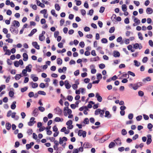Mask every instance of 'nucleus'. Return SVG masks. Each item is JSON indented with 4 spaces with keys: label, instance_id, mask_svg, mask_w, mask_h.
Wrapping results in <instances>:
<instances>
[{
    "label": "nucleus",
    "instance_id": "6ab92c4d",
    "mask_svg": "<svg viewBox=\"0 0 153 153\" xmlns=\"http://www.w3.org/2000/svg\"><path fill=\"white\" fill-rule=\"evenodd\" d=\"M31 78L33 80L34 82H36L38 80V78L37 76H35L33 74L31 75Z\"/></svg>",
    "mask_w": 153,
    "mask_h": 153
},
{
    "label": "nucleus",
    "instance_id": "58836bf2",
    "mask_svg": "<svg viewBox=\"0 0 153 153\" xmlns=\"http://www.w3.org/2000/svg\"><path fill=\"white\" fill-rule=\"evenodd\" d=\"M115 30V27H111L109 31V32L110 33H113L114 32Z\"/></svg>",
    "mask_w": 153,
    "mask_h": 153
},
{
    "label": "nucleus",
    "instance_id": "dca6fc26",
    "mask_svg": "<svg viewBox=\"0 0 153 153\" xmlns=\"http://www.w3.org/2000/svg\"><path fill=\"white\" fill-rule=\"evenodd\" d=\"M23 60L24 61H26L28 59V56L26 53H24L23 54Z\"/></svg>",
    "mask_w": 153,
    "mask_h": 153
},
{
    "label": "nucleus",
    "instance_id": "ea45409f",
    "mask_svg": "<svg viewBox=\"0 0 153 153\" xmlns=\"http://www.w3.org/2000/svg\"><path fill=\"white\" fill-rule=\"evenodd\" d=\"M14 93L13 91H9V95L10 97H13L14 96Z\"/></svg>",
    "mask_w": 153,
    "mask_h": 153
},
{
    "label": "nucleus",
    "instance_id": "052dcab7",
    "mask_svg": "<svg viewBox=\"0 0 153 153\" xmlns=\"http://www.w3.org/2000/svg\"><path fill=\"white\" fill-rule=\"evenodd\" d=\"M142 116L141 115H139L137 116L136 117L137 120L138 121H140L142 119Z\"/></svg>",
    "mask_w": 153,
    "mask_h": 153
},
{
    "label": "nucleus",
    "instance_id": "f257e3e1",
    "mask_svg": "<svg viewBox=\"0 0 153 153\" xmlns=\"http://www.w3.org/2000/svg\"><path fill=\"white\" fill-rule=\"evenodd\" d=\"M142 82H139L134 84L131 83L129 85V86L132 87L134 90H136L139 87L142 86Z\"/></svg>",
    "mask_w": 153,
    "mask_h": 153
},
{
    "label": "nucleus",
    "instance_id": "a19ab883",
    "mask_svg": "<svg viewBox=\"0 0 153 153\" xmlns=\"http://www.w3.org/2000/svg\"><path fill=\"white\" fill-rule=\"evenodd\" d=\"M139 44L138 43H136L134 44L133 45V47L134 48L137 49L139 48Z\"/></svg>",
    "mask_w": 153,
    "mask_h": 153
},
{
    "label": "nucleus",
    "instance_id": "20e7f679",
    "mask_svg": "<svg viewBox=\"0 0 153 153\" xmlns=\"http://www.w3.org/2000/svg\"><path fill=\"white\" fill-rule=\"evenodd\" d=\"M13 25H11L13 27H18L19 26L20 24L19 22L16 20H14L13 22Z\"/></svg>",
    "mask_w": 153,
    "mask_h": 153
},
{
    "label": "nucleus",
    "instance_id": "4c0bfd02",
    "mask_svg": "<svg viewBox=\"0 0 153 153\" xmlns=\"http://www.w3.org/2000/svg\"><path fill=\"white\" fill-rule=\"evenodd\" d=\"M51 13L53 15L56 17H57V14L55 13V11L54 10H52L51 11Z\"/></svg>",
    "mask_w": 153,
    "mask_h": 153
},
{
    "label": "nucleus",
    "instance_id": "4d7b16f0",
    "mask_svg": "<svg viewBox=\"0 0 153 153\" xmlns=\"http://www.w3.org/2000/svg\"><path fill=\"white\" fill-rule=\"evenodd\" d=\"M153 127V125L151 123H149L148 124L147 128L149 130L151 129Z\"/></svg>",
    "mask_w": 153,
    "mask_h": 153
},
{
    "label": "nucleus",
    "instance_id": "a878e982",
    "mask_svg": "<svg viewBox=\"0 0 153 153\" xmlns=\"http://www.w3.org/2000/svg\"><path fill=\"white\" fill-rule=\"evenodd\" d=\"M55 9L59 11L60 9V7L58 4H55Z\"/></svg>",
    "mask_w": 153,
    "mask_h": 153
},
{
    "label": "nucleus",
    "instance_id": "5701e85b",
    "mask_svg": "<svg viewBox=\"0 0 153 153\" xmlns=\"http://www.w3.org/2000/svg\"><path fill=\"white\" fill-rule=\"evenodd\" d=\"M122 9L123 11L126 12L127 10V6L125 4H123L122 6Z\"/></svg>",
    "mask_w": 153,
    "mask_h": 153
},
{
    "label": "nucleus",
    "instance_id": "680f3d73",
    "mask_svg": "<svg viewBox=\"0 0 153 153\" xmlns=\"http://www.w3.org/2000/svg\"><path fill=\"white\" fill-rule=\"evenodd\" d=\"M34 94L33 92H30L28 94V96L30 98H31L34 96Z\"/></svg>",
    "mask_w": 153,
    "mask_h": 153
},
{
    "label": "nucleus",
    "instance_id": "338daca9",
    "mask_svg": "<svg viewBox=\"0 0 153 153\" xmlns=\"http://www.w3.org/2000/svg\"><path fill=\"white\" fill-rule=\"evenodd\" d=\"M63 150V148L62 147H59L58 150L56 151L55 153H60Z\"/></svg>",
    "mask_w": 153,
    "mask_h": 153
},
{
    "label": "nucleus",
    "instance_id": "49530a36",
    "mask_svg": "<svg viewBox=\"0 0 153 153\" xmlns=\"http://www.w3.org/2000/svg\"><path fill=\"white\" fill-rule=\"evenodd\" d=\"M66 51V50L65 48H63L62 49V50H57V52L58 53H62L65 52Z\"/></svg>",
    "mask_w": 153,
    "mask_h": 153
},
{
    "label": "nucleus",
    "instance_id": "6e6d98bb",
    "mask_svg": "<svg viewBox=\"0 0 153 153\" xmlns=\"http://www.w3.org/2000/svg\"><path fill=\"white\" fill-rule=\"evenodd\" d=\"M116 97H113L111 96H109L108 97V99L110 100H113L114 99H116Z\"/></svg>",
    "mask_w": 153,
    "mask_h": 153
},
{
    "label": "nucleus",
    "instance_id": "69168bd1",
    "mask_svg": "<svg viewBox=\"0 0 153 153\" xmlns=\"http://www.w3.org/2000/svg\"><path fill=\"white\" fill-rule=\"evenodd\" d=\"M74 74L75 76H77L79 74V70H76L74 72Z\"/></svg>",
    "mask_w": 153,
    "mask_h": 153
},
{
    "label": "nucleus",
    "instance_id": "f03ea898",
    "mask_svg": "<svg viewBox=\"0 0 153 153\" xmlns=\"http://www.w3.org/2000/svg\"><path fill=\"white\" fill-rule=\"evenodd\" d=\"M83 146L85 149H86L88 148H91L92 146L90 143L85 142L83 144Z\"/></svg>",
    "mask_w": 153,
    "mask_h": 153
},
{
    "label": "nucleus",
    "instance_id": "f704fd0d",
    "mask_svg": "<svg viewBox=\"0 0 153 153\" xmlns=\"http://www.w3.org/2000/svg\"><path fill=\"white\" fill-rule=\"evenodd\" d=\"M38 94H39L43 95H45L46 93L43 91H39L38 92Z\"/></svg>",
    "mask_w": 153,
    "mask_h": 153
},
{
    "label": "nucleus",
    "instance_id": "8fccbe9b",
    "mask_svg": "<svg viewBox=\"0 0 153 153\" xmlns=\"http://www.w3.org/2000/svg\"><path fill=\"white\" fill-rule=\"evenodd\" d=\"M28 89L27 87H25L24 88H22L21 89V91L22 92H24L26 91Z\"/></svg>",
    "mask_w": 153,
    "mask_h": 153
},
{
    "label": "nucleus",
    "instance_id": "2eb2a0df",
    "mask_svg": "<svg viewBox=\"0 0 153 153\" xmlns=\"http://www.w3.org/2000/svg\"><path fill=\"white\" fill-rule=\"evenodd\" d=\"M13 26H11L10 28V30L11 32L13 33V32H15L16 34H17L18 33V30H16L13 27Z\"/></svg>",
    "mask_w": 153,
    "mask_h": 153
},
{
    "label": "nucleus",
    "instance_id": "603ef678",
    "mask_svg": "<svg viewBox=\"0 0 153 153\" xmlns=\"http://www.w3.org/2000/svg\"><path fill=\"white\" fill-rule=\"evenodd\" d=\"M138 35L139 39H140L141 40H142L143 39L142 35L141 33L139 32L138 33Z\"/></svg>",
    "mask_w": 153,
    "mask_h": 153
},
{
    "label": "nucleus",
    "instance_id": "5fc2aeb1",
    "mask_svg": "<svg viewBox=\"0 0 153 153\" xmlns=\"http://www.w3.org/2000/svg\"><path fill=\"white\" fill-rule=\"evenodd\" d=\"M73 99V97L71 95H68L67 97V99L69 101H71Z\"/></svg>",
    "mask_w": 153,
    "mask_h": 153
},
{
    "label": "nucleus",
    "instance_id": "774afa93",
    "mask_svg": "<svg viewBox=\"0 0 153 153\" xmlns=\"http://www.w3.org/2000/svg\"><path fill=\"white\" fill-rule=\"evenodd\" d=\"M79 150L78 149H74L73 150V153H78Z\"/></svg>",
    "mask_w": 153,
    "mask_h": 153
},
{
    "label": "nucleus",
    "instance_id": "e2e57ef3",
    "mask_svg": "<svg viewBox=\"0 0 153 153\" xmlns=\"http://www.w3.org/2000/svg\"><path fill=\"white\" fill-rule=\"evenodd\" d=\"M79 45L81 48H84L85 46L84 42L83 41L79 43Z\"/></svg>",
    "mask_w": 153,
    "mask_h": 153
},
{
    "label": "nucleus",
    "instance_id": "c9c22d12",
    "mask_svg": "<svg viewBox=\"0 0 153 153\" xmlns=\"http://www.w3.org/2000/svg\"><path fill=\"white\" fill-rule=\"evenodd\" d=\"M138 94L139 96L142 97L144 95V93L143 91H139L138 92Z\"/></svg>",
    "mask_w": 153,
    "mask_h": 153
},
{
    "label": "nucleus",
    "instance_id": "09e8293b",
    "mask_svg": "<svg viewBox=\"0 0 153 153\" xmlns=\"http://www.w3.org/2000/svg\"><path fill=\"white\" fill-rule=\"evenodd\" d=\"M99 68L101 69H103L105 67V65L103 63L100 64L99 65Z\"/></svg>",
    "mask_w": 153,
    "mask_h": 153
},
{
    "label": "nucleus",
    "instance_id": "a211bd4d",
    "mask_svg": "<svg viewBox=\"0 0 153 153\" xmlns=\"http://www.w3.org/2000/svg\"><path fill=\"white\" fill-rule=\"evenodd\" d=\"M101 109L100 108H98L96 109L94 112V114L96 115H98L100 114V115L101 113Z\"/></svg>",
    "mask_w": 153,
    "mask_h": 153
},
{
    "label": "nucleus",
    "instance_id": "bf43d9fd",
    "mask_svg": "<svg viewBox=\"0 0 153 153\" xmlns=\"http://www.w3.org/2000/svg\"><path fill=\"white\" fill-rule=\"evenodd\" d=\"M128 118L130 120L132 119L133 117V114L132 113L129 114L128 116Z\"/></svg>",
    "mask_w": 153,
    "mask_h": 153
},
{
    "label": "nucleus",
    "instance_id": "473e14b6",
    "mask_svg": "<svg viewBox=\"0 0 153 153\" xmlns=\"http://www.w3.org/2000/svg\"><path fill=\"white\" fill-rule=\"evenodd\" d=\"M83 123L85 124H88L89 123V120L88 118H85L84 120Z\"/></svg>",
    "mask_w": 153,
    "mask_h": 153
},
{
    "label": "nucleus",
    "instance_id": "c03bdc74",
    "mask_svg": "<svg viewBox=\"0 0 153 153\" xmlns=\"http://www.w3.org/2000/svg\"><path fill=\"white\" fill-rule=\"evenodd\" d=\"M72 121L71 120H69L66 123V125L68 126L72 125Z\"/></svg>",
    "mask_w": 153,
    "mask_h": 153
},
{
    "label": "nucleus",
    "instance_id": "423d86ee",
    "mask_svg": "<svg viewBox=\"0 0 153 153\" xmlns=\"http://www.w3.org/2000/svg\"><path fill=\"white\" fill-rule=\"evenodd\" d=\"M95 97L97 98V100L99 102H101L102 100V97L98 93L96 94Z\"/></svg>",
    "mask_w": 153,
    "mask_h": 153
},
{
    "label": "nucleus",
    "instance_id": "f8f14e48",
    "mask_svg": "<svg viewBox=\"0 0 153 153\" xmlns=\"http://www.w3.org/2000/svg\"><path fill=\"white\" fill-rule=\"evenodd\" d=\"M120 54L119 52L114 51L113 52V56L115 57H119L120 56Z\"/></svg>",
    "mask_w": 153,
    "mask_h": 153
},
{
    "label": "nucleus",
    "instance_id": "393cba45",
    "mask_svg": "<svg viewBox=\"0 0 153 153\" xmlns=\"http://www.w3.org/2000/svg\"><path fill=\"white\" fill-rule=\"evenodd\" d=\"M45 32L44 31H42V33L41 34H40L39 35V39L40 41H43V39H42L41 38V36H43L45 34Z\"/></svg>",
    "mask_w": 153,
    "mask_h": 153
},
{
    "label": "nucleus",
    "instance_id": "9d476101",
    "mask_svg": "<svg viewBox=\"0 0 153 153\" xmlns=\"http://www.w3.org/2000/svg\"><path fill=\"white\" fill-rule=\"evenodd\" d=\"M32 68V65L31 64H29L26 67L25 69L27 70V71L30 72L31 71Z\"/></svg>",
    "mask_w": 153,
    "mask_h": 153
},
{
    "label": "nucleus",
    "instance_id": "2f4dec72",
    "mask_svg": "<svg viewBox=\"0 0 153 153\" xmlns=\"http://www.w3.org/2000/svg\"><path fill=\"white\" fill-rule=\"evenodd\" d=\"M151 80V78L149 76H147L146 77V78L144 79L143 80V82H145L146 81H150Z\"/></svg>",
    "mask_w": 153,
    "mask_h": 153
},
{
    "label": "nucleus",
    "instance_id": "1a4fd4ad",
    "mask_svg": "<svg viewBox=\"0 0 153 153\" xmlns=\"http://www.w3.org/2000/svg\"><path fill=\"white\" fill-rule=\"evenodd\" d=\"M32 44L34 47L38 50H39L40 49L39 45H38L37 42H33Z\"/></svg>",
    "mask_w": 153,
    "mask_h": 153
},
{
    "label": "nucleus",
    "instance_id": "37998d69",
    "mask_svg": "<svg viewBox=\"0 0 153 153\" xmlns=\"http://www.w3.org/2000/svg\"><path fill=\"white\" fill-rule=\"evenodd\" d=\"M38 110L41 112H43L45 110V108L42 106H39L38 108Z\"/></svg>",
    "mask_w": 153,
    "mask_h": 153
},
{
    "label": "nucleus",
    "instance_id": "79ce46f5",
    "mask_svg": "<svg viewBox=\"0 0 153 153\" xmlns=\"http://www.w3.org/2000/svg\"><path fill=\"white\" fill-rule=\"evenodd\" d=\"M102 74L100 73L98 74L97 76V78L98 80H100L102 78Z\"/></svg>",
    "mask_w": 153,
    "mask_h": 153
},
{
    "label": "nucleus",
    "instance_id": "13d9d810",
    "mask_svg": "<svg viewBox=\"0 0 153 153\" xmlns=\"http://www.w3.org/2000/svg\"><path fill=\"white\" fill-rule=\"evenodd\" d=\"M101 42L103 43H106L108 42V41L106 38H102L101 40Z\"/></svg>",
    "mask_w": 153,
    "mask_h": 153
},
{
    "label": "nucleus",
    "instance_id": "b1692460",
    "mask_svg": "<svg viewBox=\"0 0 153 153\" xmlns=\"http://www.w3.org/2000/svg\"><path fill=\"white\" fill-rule=\"evenodd\" d=\"M115 146V143L114 142H111L108 146V147L110 149L112 148Z\"/></svg>",
    "mask_w": 153,
    "mask_h": 153
},
{
    "label": "nucleus",
    "instance_id": "7c9ffc66",
    "mask_svg": "<svg viewBox=\"0 0 153 153\" xmlns=\"http://www.w3.org/2000/svg\"><path fill=\"white\" fill-rule=\"evenodd\" d=\"M57 63L58 65H61L62 63V60L59 58H58L57 59Z\"/></svg>",
    "mask_w": 153,
    "mask_h": 153
},
{
    "label": "nucleus",
    "instance_id": "39448f33",
    "mask_svg": "<svg viewBox=\"0 0 153 153\" xmlns=\"http://www.w3.org/2000/svg\"><path fill=\"white\" fill-rule=\"evenodd\" d=\"M38 112V109L36 108H35L34 110L33 111L32 115L34 117H36L37 116L38 114L39 113Z\"/></svg>",
    "mask_w": 153,
    "mask_h": 153
},
{
    "label": "nucleus",
    "instance_id": "c756f323",
    "mask_svg": "<svg viewBox=\"0 0 153 153\" xmlns=\"http://www.w3.org/2000/svg\"><path fill=\"white\" fill-rule=\"evenodd\" d=\"M63 120V119H62L61 120V118L59 117H56L54 119V121L56 122H62Z\"/></svg>",
    "mask_w": 153,
    "mask_h": 153
},
{
    "label": "nucleus",
    "instance_id": "cd10ccee",
    "mask_svg": "<svg viewBox=\"0 0 153 153\" xmlns=\"http://www.w3.org/2000/svg\"><path fill=\"white\" fill-rule=\"evenodd\" d=\"M134 22L138 25L140 24V20L137 18H135L134 19Z\"/></svg>",
    "mask_w": 153,
    "mask_h": 153
},
{
    "label": "nucleus",
    "instance_id": "72a5a7b5",
    "mask_svg": "<svg viewBox=\"0 0 153 153\" xmlns=\"http://www.w3.org/2000/svg\"><path fill=\"white\" fill-rule=\"evenodd\" d=\"M134 65L137 67L139 66L140 64V63L139 62H138L136 60H134Z\"/></svg>",
    "mask_w": 153,
    "mask_h": 153
},
{
    "label": "nucleus",
    "instance_id": "f3484780",
    "mask_svg": "<svg viewBox=\"0 0 153 153\" xmlns=\"http://www.w3.org/2000/svg\"><path fill=\"white\" fill-rule=\"evenodd\" d=\"M105 117L108 118H110L111 117V115L110 114L108 111H105Z\"/></svg>",
    "mask_w": 153,
    "mask_h": 153
},
{
    "label": "nucleus",
    "instance_id": "c85d7f7f",
    "mask_svg": "<svg viewBox=\"0 0 153 153\" xmlns=\"http://www.w3.org/2000/svg\"><path fill=\"white\" fill-rule=\"evenodd\" d=\"M36 121H30L28 123V125L29 126H33L34 124L36 123Z\"/></svg>",
    "mask_w": 153,
    "mask_h": 153
},
{
    "label": "nucleus",
    "instance_id": "e433bc0d",
    "mask_svg": "<svg viewBox=\"0 0 153 153\" xmlns=\"http://www.w3.org/2000/svg\"><path fill=\"white\" fill-rule=\"evenodd\" d=\"M105 7H104L102 6L100 7L99 12L101 13H102L104 12L105 9Z\"/></svg>",
    "mask_w": 153,
    "mask_h": 153
},
{
    "label": "nucleus",
    "instance_id": "4be33fe9",
    "mask_svg": "<svg viewBox=\"0 0 153 153\" xmlns=\"http://www.w3.org/2000/svg\"><path fill=\"white\" fill-rule=\"evenodd\" d=\"M11 128V124L9 123H6V128L7 129L9 130Z\"/></svg>",
    "mask_w": 153,
    "mask_h": 153
},
{
    "label": "nucleus",
    "instance_id": "aec40b11",
    "mask_svg": "<svg viewBox=\"0 0 153 153\" xmlns=\"http://www.w3.org/2000/svg\"><path fill=\"white\" fill-rule=\"evenodd\" d=\"M16 102L15 101H13L12 104L10 106L11 108L12 109H15L16 107Z\"/></svg>",
    "mask_w": 153,
    "mask_h": 153
},
{
    "label": "nucleus",
    "instance_id": "0eeeda50",
    "mask_svg": "<svg viewBox=\"0 0 153 153\" xmlns=\"http://www.w3.org/2000/svg\"><path fill=\"white\" fill-rule=\"evenodd\" d=\"M54 110L56 111V114L59 115H61L62 113V110L58 107L54 109Z\"/></svg>",
    "mask_w": 153,
    "mask_h": 153
},
{
    "label": "nucleus",
    "instance_id": "bb28decb",
    "mask_svg": "<svg viewBox=\"0 0 153 153\" xmlns=\"http://www.w3.org/2000/svg\"><path fill=\"white\" fill-rule=\"evenodd\" d=\"M22 77L21 74H16L15 77V79L16 80H19Z\"/></svg>",
    "mask_w": 153,
    "mask_h": 153
},
{
    "label": "nucleus",
    "instance_id": "4468645a",
    "mask_svg": "<svg viewBox=\"0 0 153 153\" xmlns=\"http://www.w3.org/2000/svg\"><path fill=\"white\" fill-rule=\"evenodd\" d=\"M37 31L36 29H33L31 31L30 33L28 35V36H31Z\"/></svg>",
    "mask_w": 153,
    "mask_h": 153
},
{
    "label": "nucleus",
    "instance_id": "9b49d317",
    "mask_svg": "<svg viewBox=\"0 0 153 153\" xmlns=\"http://www.w3.org/2000/svg\"><path fill=\"white\" fill-rule=\"evenodd\" d=\"M36 1L37 5L38 6H40L42 8L45 7V5L44 4L41 2L40 1L38 0H36Z\"/></svg>",
    "mask_w": 153,
    "mask_h": 153
},
{
    "label": "nucleus",
    "instance_id": "de8ad7c7",
    "mask_svg": "<svg viewBox=\"0 0 153 153\" xmlns=\"http://www.w3.org/2000/svg\"><path fill=\"white\" fill-rule=\"evenodd\" d=\"M148 60V58L146 56H145L142 59V62L144 63H146L147 61Z\"/></svg>",
    "mask_w": 153,
    "mask_h": 153
},
{
    "label": "nucleus",
    "instance_id": "412c9836",
    "mask_svg": "<svg viewBox=\"0 0 153 153\" xmlns=\"http://www.w3.org/2000/svg\"><path fill=\"white\" fill-rule=\"evenodd\" d=\"M30 85L32 86V87L33 88H36L38 87V84L36 83H33V82H31L30 83Z\"/></svg>",
    "mask_w": 153,
    "mask_h": 153
},
{
    "label": "nucleus",
    "instance_id": "3c124183",
    "mask_svg": "<svg viewBox=\"0 0 153 153\" xmlns=\"http://www.w3.org/2000/svg\"><path fill=\"white\" fill-rule=\"evenodd\" d=\"M121 133L123 135H125L127 134V131L125 129H123L122 130Z\"/></svg>",
    "mask_w": 153,
    "mask_h": 153
},
{
    "label": "nucleus",
    "instance_id": "a18cd8bd",
    "mask_svg": "<svg viewBox=\"0 0 153 153\" xmlns=\"http://www.w3.org/2000/svg\"><path fill=\"white\" fill-rule=\"evenodd\" d=\"M6 52L4 53V55H10L11 54V52L9 49H7L6 51Z\"/></svg>",
    "mask_w": 153,
    "mask_h": 153
},
{
    "label": "nucleus",
    "instance_id": "864d4df0",
    "mask_svg": "<svg viewBox=\"0 0 153 153\" xmlns=\"http://www.w3.org/2000/svg\"><path fill=\"white\" fill-rule=\"evenodd\" d=\"M94 10L93 9H91L90 10H89L88 13H87V14L88 15H89L90 16H92L93 13H94Z\"/></svg>",
    "mask_w": 153,
    "mask_h": 153
},
{
    "label": "nucleus",
    "instance_id": "0e129e2a",
    "mask_svg": "<svg viewBox=\"0 0 153 153\" xmlns=\"http://www.w3.org/2000/svg\"><path fill=\"white\" fill-rule=\"evenodd\" d=\"M33 130L31 129H29L27 131V133L29 135L31 134Z\"/></svg>",
    "mask_w": 153,
    "mask_h": 153
},
{
    "label": "nucleus",
    "instance_id": "7ed1b4c3",
    "mask_svg": "<svg viewBox=\"0 0 153 153\" xmlns=\"http://www.w3.org/2000/svg\"><path fill=\"white\" fill-rule=\"evenodd\" d=\"M147 140L146 142V144L149 145L152 141V137L150 134H148L147 135Z\"/></svg>",
    "mask_w": 153,
    "mask_h": 153
},
{
    "label": "nucleus",
    "instance_id": "6e6552de",
    "mask_svg": "<svg viewBox=\"0 0 153 153\" xmlns=\"http://www.w3.org/2000/svg\"><path fill=\"white\" fill-rule=\"evenodd\" d=\"M65 85L66 88L67 89H69L71 87V85L68 80H66L65 81Z\"/></svg>",
    "mask_w": 153,
    "mask_h": 153
},
{
    "label": "nucleus",
    "instance_id": "ddd939ff",
    "mask_svg": "<svg viewBox=\"0 0 153 153\" xmlns=\"http://www.w3.org/2000/svg\"><path fill=\"white\" fill-rule=\"evenodd\" d=\"M153 12L152 9L151 7H148L146 10V12L147 14H151Z\"/></svg>",
    "mask_w": 153,
    "mask_h": 153
}]
</instances>
